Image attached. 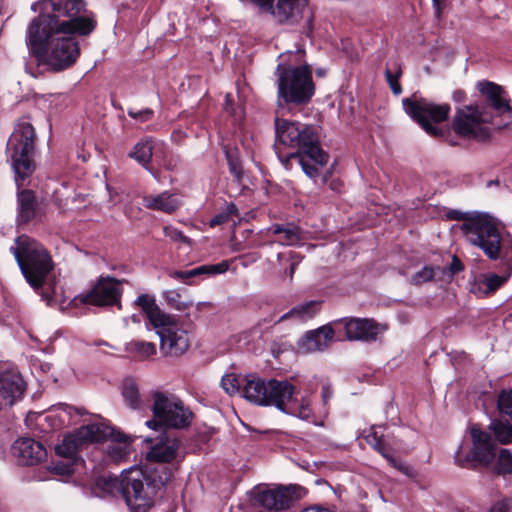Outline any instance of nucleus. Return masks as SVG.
I'll return each mask as SVG.
<instances>
[{"label": "nucleus", "instance_id": "10", "mask_svg": "<svg viewBox=\"0 0 512 512\" xmlns=\"http://www.w3.org/2000/svg\"><path fill=\"white\" fill-rule=\"evenodd\" d=\"M465 239L483 250L490 259L500 255L501 237L498 221L487 213L474 211V215L457 227Z\"/></svg>", "mask_w": 512, "mask_h": 512}, {"label": "nucleus", "instance_id": "39", "mask_svg": "<svg viewBox=\"0 0 512 512\" xmlns=\"http://www.w3.org/2000/svg\"><path fill=\"white\" fill-rule=\"evenodd\" d=\"M498 474L512 473V453L508 449H501L496 463Z\"/></svg>", "mask_w": 512, "mask_h": 512}, {"label": "nucleus", "instance_id": "24", "mask_svg": "<svg viewBox=\"0 0 512 512\" xmlns=\"http://www.w3.org/2000/svg\"><path fill=\"white\" fill-rule=\"evenodd\" d=\"M101 427L107 428L109 432L104 431L103 439L110 438L112 443L107 446V454L114 461H122L130 454L132 438L124 434L119 429L109 426L105 422H98Z\"/></svg>", "mask_w": 512, "mask_h": 512}, {"label": "nucleus", "instance_id": "34", "mask_svg": "<svg viewBox=\"0 0 512 512\" xmlns=\"http://www.w3.org/2000/svg\"><path fill=\"white\" fill-rule=\"evenodd\" d=\"M228 269V263L226 261L220 262L215 265H203L187 271H175L173 276L188 282L189 279L200 276L203 274H221L226 272Z\"/></svg>", "mask_w": 512, "mask_h": 512}, {"label": "nucleus", "instance_id": "58", "mask_svg": "<svg viewBox=\"0 0 512 512\" xmlns=\"http://www.w3.org/2000/svg\"><path fill=\"white\" fill-rule=\"evenodd\" d=\"M432 1H433V5L436 9L437 15H440L441 9H442V6H443V3L445 0H432Z\"/></svg>", "mask_w": 512, "mask_h": 512}, {"label": "nucleus", "instance_id": "53", "mask_svg": "<svg viewBox=\"0 0 512 512\" xmlns=\"http://www.w3.org/2000/svg\"><path fill=\"white\" fill-rule=\"evenodd\" d=\"M227 221H228V215L225 213H220L211 219L210 225L213 227V226L221 225Z\"/></svg>", "mask_w": 512, "mask_h": 512}, {"label": "nucleus", "instance_id": "37", "mask_svg": "<svg viewBox=\"0 0 512 512\" xmlns=\"http://www.w3.org/2000/svg\"><path fill=\"white\" fill-rule=\"evenodd\" d=\"M496 440L501 444L512 443V425L502 421L494 420L489 425Z\"/></svg>", "mask_w": 512, "mask_h": 512}, {"label": "nucleus", "instance_id": "45", "mask_svg": "<svg viewBox=\"0 0 512 512\" xmlns=\"http://www.w3.org/2000/svg\"><path fill=\"white\" fill-rule=\"evenodd\" d=\"M221 386L229 395L240 392V383L234 374H228L222 377Z\"/></svg>", "mask_w": 512, "mask_h": 512}, {"label": "nucleus", "instance_id": "60", "mask_svg": "<svg viewBox=\"0 0 512 512\" xmlns=\"http://www.w3.org/2000/svg\"><path fill=\"white\" fill-rule=\"evenodd\" d=\"M39 367L43 372H48L51 369V365L49 363H40Z\"/></svg>", "mask_w": 512, "mask_h": 512}, {"label": "nucleus", "instance_id": "36", "mask_svg": "<svg viewBox=\"0 0 512 512\" xmlns=\"http://www.w3.org/2000/svg\"><path fill=\"white\" fill-rule=\"evenodd\" d=\"M122 395L125 403L132 409H137L141 407L142 400L139 394L138 387L136 383L127 379L123 383Z\"/></svg>", "mask_w": 512, "mask_h": 512}, {"label": "nucleus", "instance_id": "61", "mask_svg": "<svg viewBox=\"0 0 512 512\" xmlns=\"http://www.w3.org/2000/svg\"><path fill=\"white\" fill-rule=\"evenodd\" d=\"M462 98H463V93H462V92H460V91H459V92H456V93L454 94V99H455L456 101H461V100H462Z\"/></svg>", "mask_w": 512, "mask_h": 512}, {"label": "nucleus", "instance_id": "32", "mask_svg": "<svg viewBox=\"0 0 512 512\" xmlns=\"http://www.w3.org/2000/svg\"><path fill=\"white\" fill-rule=\"evenodd\" d=\"M285 414L293 415L303 420H309L313 416L311 400L308 395L301 398L292 396L291 403H288L283 411Z\"/></svg>", "mask_w": 512, "mask_h": 512}, {"label": "nucleus", "instance_id": "15", "mask_svg": "<svg viewBox=\"0 0 512 512\" xmlns=\"http://www.w3.org/2000/svg\"><path fill=\"white\" fill-rule=\"evenodd\" d=\"M107 428L98 425V422L83 425L71 434L66 435L62 442L55 447L57 455L65 458H74L78 451L87 444L100 442Z\"/></svg>", "mask_w": 512, "mask_h": 512}, {"label": "nucleus", "instance_id": "59", "mask_svg": "<svg viewBox=\"0 0 512 512\" xmlns=\"http://www.w3.org/2000/svg\"><path fill=\"white\" fill-rule=\"evenodd\" d=\"M461 268H462V265H461L460 261L455 257L453 259V265H452L453 272L455 273V272L461 270Z\"/></svg>", "mask_w": 512, "mask_h": 512}, {"label": "nucleus", "instance_id": "42", "mask_svg": "<svg viewBox=\"0 0 512 512\" xmlns=\"http://www.w3.org/2000/svg\"><path fill=\"white\" fill-rule=\"evenodd\" d=\"M164 298L172 309L183 311L189 304L182 299V296L175 290L165 292Z\"/></svg>", "mask_w": 512, "mask_h": 512}, {"label": "nucleus", "instance_id": "46", "mask_svg": "<svg viewBox=\"0 0 512 512\" xmlns=\"http://www.w3.org/2000/svg\"><path fill=\"white\" fill-rule=\"evenodd\" d=\"M76 412L80 414V410L68 406L66 404H60L57 407L51 409V413H55V416L59 418V426L63 425L66 422V418H69L72 415V412Z\"/></svg>", "mask_w": 512, "mask_h": 512}, {"label": "nucleus", "instance_id": "13", "mask_svg": "<svg viewBox=\"0 0 512 512\" xmlns=\"http://www.w3.org/2000/svg\"><path fill=\"white\" fill-rule=\"evenodd\" d=\"M403 106L406 113L414 119L424 131L432 137L443 138L450 145H456L457 141L450 137V131L439 128L433 123H440L448 118L450 106L448 104H436L424 98H405Z\"/></svg>", "mask_w": 512, "mask_h": 512}, {"label": "nucleus", "instance_id": "40", "mask_svg": "<svg viewBox=\"0 0 512 512\" xmlns=\"http://www.w3.org/2000/svg\"><path fill=\"white\" fill-rule=\"evenodd\" d=\"M383 435L380 434L376 428H371L369 433L365 436L366 442L374 448L382 456H386L387 450L383 442Z\"/></svg>", "mask_w": 512, "mask_h": 512}, {"label": "nucleus", "instance_id": "50", "mask_svg": "<svg viewBox=\"0 0 512 512\" xmlns=\"http://www.w3.org/2000/svg\"><path fill=\"white\" fill-rule=\"evenodd\" d=\"M489 512H512V498H503L496 501Z\"/></svg>", "mask_w": 512, "mask_h": 512}, {"label": "nucleus", "instance_id": "6", "mask_svg": "<svg viewBox=\"0 0 512 512\" xmlns=\"http://www.w3.org/2000/svg\"><path fill=\"white\" fill-rule=\"evenodd\" d=\"M35 130L26 120L19 121L7 141V159L15 173V182L21 187L34 172Z\"/></svg>", "mask_w": 512, "mask_h": 512}, {"label": "nucleus", "instance_id": "3", "mask_svg": "<svg viewBox=\"0 0 512 512\" xmlns=\"http://www.w3.org/2000/svg\"><path fill=\"white\" fill-rule=\"evenodd\" d=\"M169 476H156L140 468H133L124 473L121 479L101 478L97 484L109 494L121 492L127 505L136 512H144L152 505L157 492L168 481Z\"/></svg>", "mask_w": 512, "mask_h": 512}, {"label": "nucleus", "instance_id": "43", "mask_svg": "<svg viewBox=\"0 0 512 512\" xmlns=\"http://www.w3.org/2000/svg\"><path fill=\"white\" fill-rule=\"evenodd\" d=\"M506 280H507V276H499L496 274L487 275L482 282V285L484 286V292L489 293V292L495 291Z\"/></svg>", "mask_w": 512, "mask_h": 512}, {"label": "nucleus", "instance_id": "47", "mask_svg": "<svg viewBox=\"0 0 512 512\" xmlns=\"http://www.w3.org/2000/svg\"><path fill=\"white\" fill-rule=\"evenodd\" d=\"M383 457L388 461V463L392 467H394L395 469H397L398 471H400L404 475L409 476V477H413L414 476L413 469L410 466H408L407 464L397 460L396 458H394L393 456H391L388 453H386V456H383Z\"/></svg>", "mask_w": 512, "mask_h": 512}, {"label": "nucleus", "instance_id": "16", "mask_svg": "<svg viewBox=\"0 0 512 512\" xmlns=\"http://www.w3.org/2000/svg\"><path fill=\"white\" fill-rule=\"evenodd\" d=\"M121 285L122 281L113 277H101L88 292L80 295V301L87 305L120 307Z\"/></svg>", "mask_w": 512, "mask_h": 512}, {"label": "nucleus", "instance_id": "28", "mask_svg": "<svg viewBox=\"0 0 512 512\" xmlns=\"http://www.w3.org/2000/svg\"><path fill=\"white\" fill-rule=\"evenodd\" d=\"M135 303L143 310L154 328L171 323L172 315L163 312L156 304L153 296L141 294L136 298Z\"/></svg>", "mask_w": 512, "mask_h": 512}, {"label": "nucleus", "instance_id": "29", "mask_svg": "<svg viewBox=\"0 0 512 512\" xmlns=\"http://www.w3.org/2000/svg\"><path fill=\"white\" fill-rule=\"evenodd\" d=\"M143 205L147 209L173 213L181 206L180 198L169 191L157 195H147L143 198Z\"/></svg>", "mask_w": 512, "mask_h": 512}, {"label": "nucleus", "instance_id": "35", "mask_svg": "<svg viewBox=\"0 0 512 512\" xmlns=\"http://www.w3.org/2000/svg\"><path fill=\"white\" fill-rule=\"evenodd\" d=\"M152 155L153 144L149 139L139 141L137 144H135L132 151L129 153V157L136 160L146 169H148V164L152 158Z\"/></svg>", "mask_w": 512, "mask_h": 512}, {"label": "nucleus", "instance_id": "11", "mask_svg": "<svg viewBox=\"0 0 512 512\" xmlns=\"http://www.w3.org/2000/svg\"><path fill=\"white\" fill-rule=\"evenodd\" d=\"M465 239L483 250L490 259L500 255L501 237L498 221L487 213L474 211V215L457 227Z\"/></svg>", "mask_w": 512, "mask_h": 512}, {"label": "nucleus", "instance_id": "7", "mask_svg": "<svg viewBox=\"0 0 512 512\" xmlns=\"http://www.w3.org/2000/svg\"><path fill=\"white\" fill-rule=\"evenodd\" d=\"M150 403L153 419L146 422L150 429L157 430L159 427L184 429L190 426L193 413L174 393L153 390L150 393Z\"/></svg>", "mask_w": 512, "mask_h": 512}, {"label": "nucleus", "instance_id": "21", "mask_svg": "<svg viewBox=\"0 0 512 512\" xmlns=\"http://www.w3.org/2000/svg\"><path fill=\"white\" fill-rule=\"evenodd\" d=\"M145 441L150 443V449L146 454L148 460L166 463L176 458L179 441L175 437L163 433L155 440L146 438Z\"/></svg>", "mask_w": 512, "mask_h": 512}, {"label": "nucleus", "instance_id": "63", "mask_svg": "<svg viewBox=\"0 0 512 512\" xmlns=\"http://www.w3.org/2000/svg\"><path fill=\"white\" fill-rule=\"evenodd\" d=\"M225 98H226V104L228 105L231 101V95L227 94Z\"/></svg>", "mask_w": 512, "mask_h": 512}, {"label": "nucleus", "instance_id": "44", "mask_svg": "<svg viewBox=\"0 0 512 512\" xmlns=\"http://www.w3.org/2000/svg\"><path fill=\"white\" fill-rule=\"evenodd\" d=\"M498 408L501 413L512 419V391H503L498 398Z\"/></svg>", "mask_w": 512, "mask_h": 512}, {"label": "nucleus", "instance_id": "12", "mask_svg": "<svg viewBox=\"0 0 512 512\" xmlns=\"http://www.w3.org/2000/svg\"><path fill=\"white\" fill-rule=\"evenodd\" d=\"M465 239L483 250L490 259L500 255L501 237L498 221L487 213L474 211V215L457 227Z\"/></svg>", "mask_w": 512, "mask_h": 512}, {"label": "nucleus", "instance_id": "4", "mask_svg": "<svg viewBox=\"0 0 512 512\" xmlns=\"http://www.w3.org/2000/svg\"><path fill=\"white\" fill-rule=\"evenodd\" d=\"M31 9L39 15L29 24H36V27L55 28L66 22L68 28L77 32L79 36H87L96 27V21L92 15L83 14L86 12L84 0H41L33 3Z\"/></svg>", "mask_w": 512, "mask_h": 512}, {"label": "nucleus", "instance_id": "62", "mask_svg": "<svg viewBox=\"0 0 512 512\" xmlns=\"http://www.w3.org/2000/svg\"><path fill=\"white\" fill-rule=\"evenodd\" d=\"M322 396H323L324 400H326L327 397L329 396L328 390H323Z\"/></svg>", "mask_w": 512, "mask_h": 512}, {"label": "nucleus", "instance_id": "38", "mask_svg": "<svg viewBox=\"0 0 512 512\" xmlns=\"http://www.w3.org/2000/svg\"><path fill=\"white\" fill-rule=\"evenodd\" d=\"M126 350L144 359L156 353V346L152 342L132 341L127 344Z\"/></svg>", "mask_w": 512, "mask_h": 512}, {"label": "nucleus", "instance_id": "57", "mask_svg": "<svg viewBox=\"0 0 512 512\" xmlns=\"http://www.w3.org/2000/svg\"><path fill=\"white\" fill-rule=\"evenodd\" d=\"M237 212H238L237 207L234 204H229L227 206L226 212H224V213L227 214L229 217L230 215H236Z\"/></svg>", "mask_w": 512, "mask_h": 512}, {"label": "nucleus", "instance_id": "41", "mask_svg": "<svg viewBox=\"0 0 512 512\" xmlns=\"http://www.w3.org/2000/svg\"><path fill=\"white\" fill-rule=\"evenodd\" d=\"M440 271L439 267H433V266H425L420 271L415 273L412 278L411 282L415 285H420L423 283H426L428 281L433 280L436 273Z\"/></svg>", "mask_w": 512, "mask_h": 512}, {"label": "nucleus", "instance_id": "19", "mask_svg": "<svg viewBox=\"0 0 512 512\" xmlns=\"http://www.w3.org/2000/svg\"><path fill=\"white\" fill-rule=\"evenodd\" d=\"M11 453L21 465H36L47 457L46 448L31 438H20L11 446Z\"/></svg>", "mask_w": 512, "mask_h": 512}, {"label": "nucleus", "instance_id": "22", "mask_svg": "<svg viewBox=\"0 0 512 512\" xmlns=\"http://www.w3.org/2000/svg\"><path fill=\"white\" fill-rule=\"evenodd\" d=\"M333 337L334 329L330 325H323L306 332L298 341V349L303 353L322 352L330 346Z\"/></svg>", "mask_w": 512, "mask_h": 512}, {"label": "nucleus", "instance_id": "64", "mask_svg": "<svg viewBox=\"0 0 512 512\" xmlns=\"http://www.w3.org/2000/svg\"><path fill=\"white\" fill-rule=\"evenodd\" d=\"M331 188H332L333 190H337V185H334V183L332 182V183H331Z\"/></svg>", "mask_w": 512, "mask_h": 512}, {"label": "nucleus", "instance_id": "2", "mask_svg": "<svg viewBox=\"0 0 512 512\" xmlns=\"http://www.w3.org/2000/svg\"><path fill=\"white\" fill-rule=\"evenodd\" d=\"M276 138L288 147L297 148L298 151L289 154L284 164L291 158L298 159L305 174L314 179L319 169L327 164L328 155L319 147L318 139L311 128L297 122L275 118Z\"/></svg>", "mask_w": 512, "mask_h": 512}, {"label": "nucleus", "instance_id": "55", "mask_svg": "<svg viewBox=\"0 0 512 512\" xmlns=\"http://www.w3.org/2000/svg\"><path fill=\"white\" fill-rule=\"evenodd\" d=\"M53 471H55L56 474H61V475L70 474L71 473V466L64 465V464L63 465L56 464L53 467Z\"/></svg>", "mask_w": 512, "mask_h": 512}, {"label": "nucleus", "instance_id": "48", "mask_svg": "<svg viewBox=\"0 0 512 512\" xmlns=\"http://www.w3.org/2000/svg\"><path fill=\"white\" fill-rule=\"evenodd\" d=\"M166 237L175 242L189 243V239L178 229L172 226H166L163 229Z\"/></svg>", "mask_w": 512, "mask_h": 512}, {"label": "nucleus", "instance_id": "14", "mask_svg": "<svg viewBox=\"0 0 512 512\" xmlns=\"http://www.w3.org/2000/svg\"><path fill=\"white\" fill-rule=\"evenodd\" d=\"M491 120L492 114L484 106L466 105L456 110L452 128L462 138L486 141L491 135L487 126Z\"/></svg>", "mask_w": 512, "mask_h": 512}, {"label": "nucleus", "instance_id": "51", "mask_svg": "<svg viewBox=\"0 0 512 512\" xmlns=\"http://www.w3.org/2000/svg\"><path fill=\"white\" fill-rule=\"evenodd\" d=\"M128 115L136 120H138L139 122H145V121H148L152 118L153 116V111L151 109H143V110H139V111H135L133 109H129L128 110Z\"/></svg>", "mask_w": 512, "mask_h": 512}, {"label": "nucleus", "instance_id": "8", "mask_svg": "<svg viewBox=\"0 0 512 512\" xmlns=\"http://www.w3.org/2000/svg\"><path fill=\"white\" fill-rule=\"evenodd\" d=\"M296 388L288 380H264L256 375L247 376L242 383L241 394L250 403L257 406H273L283 412L291 403Z\"/></svg>", "mask_w": 512, "mask_h": 512}, {"label": "nucleus", "instance_id": "26", "mask_svg": "<svg viewBox=\"0 0 512 512\" xmlns=\"http://www.w3.org/2000/svg\"><path fill=\"white\" fill-rule=\"evenodd\" d=\"M294 500L291 488L280 487L277 489L260 492L257 496L259 504L268 510H283L289 508Z\"/></svg>", "mask_w": 512, "mask_h": 512}, {"label": "nucleus", "instance_id": "56", "mask_svg": "<svg viewBox=\"0 0 512 512\" xmlns=\"http://www.w3.org/2000/svg\"><path fill=\"white\" fill-rule=\"evenodd\" d=\"M291 259H292L293 261H292V263H291V265H290V268H289V271H288V275H289V277H290V278H292V277H293L294 272H295V270H296V267H297V265H298V263H299V261H300V258H299V257H296V255H295V254H291Z\"/></svg>", "mask_w": 512, "mask_h": 512}, {"label": "nucleus", "instance_id": "30", "mask_svg": "<svg viewBox=\"0 0 512 512\" xmlns=\"http://www.w3.org/2000/svg\"><path fill=\"white\" fill-rule=\"evenodd\" d=\"M477 88L493 109L499 112H511L512 108L509 101L503 97L504 91L501 86L490 81H482L477 83Z\"/></svg>", "mask_w": 512, "mask_h": 512}, {"label": "nucleus", "instance_id": "49", "mask_svg": "<svg viewBox=\"0 0 512 512\" xmlns=\"http://www.w3.org/2000/svg\"><path fill=\"white\" fill-rule=\"evenodd\" d=\"M400 75V71H397L395 74L392 73L389 69H386L385 71V77L390 85L391 90L394 94L398 95L401 93V86L398 83V77Z\"/></svg>", "mask_w": 512, "mask_h": 512}, {"label": "nucleus", "instance_id": "25", "mask_svg": "<svg viewBox=\"0 0 512 512\" xmlns=\"http://www.w3.org/2000/svg\"><path fill=\"white\" fill-rule=\"evenodd\" d=\"M470 434L473 442V459L481 465L489 466L495 457V445L491 436L476 426L471 428Z\"/></svg>", "mask_w": 512, "mask_h": 512}, {"label": "nucleus", "instance_id": "33", "mask_svg": "<svg viewBox=\"0 0 512 512\" xmlns=\"http://www.w3.org/2000/svg\"><path fill=\"white\" fill-rule=\"evenodd\" d=\"M320 302L317 301H309L302 305L295 306L287 313L283 314L279 318V322H282L287 319H294L298 321H306L308 319L313 318L318 310H319Z\"/></svg>", "mask_w": 512, "mask_h": 512}, {"label": "nucleus", "instance_id": "18", "mask_svg": "<svg viewBox=\"0 0 512 512\" xmlns=\"http://www.w3.org/2000/svg\"><path fill=\"white\" fill-rule=\"evenodd\" d=\"M336 326L343 325L345 336L348 340L374 341L383 327L372 320L361 318H349L338 320Z\"/></svg>", "mask_w": 512, "mask_h": 512}, {"label": "nucleus", "instance_id": "1", "mask_svg": "<svg viewBox=\"0 0 512 512\" xmlns=\"http://www.w3.org/2000/svg\"><path fill=\"white\" fill-rule=\"evenodd\" d=\"M65 28H68L66 22L59 24L58 28L28 25L26 44L39 66L60 72L75 64L80 55L79 43L76 40L79 34Z\"/></svg>", "mask_w": 512, "mask_h": 512}, {"label": "nucleus", "instance_id": "20", "mask_svg": "<svg viewBox=\"0 0 512 512\" xmlns=\"http://www.w3.org/2000/svg\"><path fill=\"white\" fill-rule=\"evenodd\" d=\"M25 390V382L15 372H4L0 375V410L14 405L21 399Z\"/></svg>", "mask_w": 512, "mask_h": 512}, {"label": "nucleus", "instance_id": "52", "mask_svg": "<svg viewBox=\"0 0 512 512\" xmlns=\"http://www.w3.org/2000/svg\"><path fill=\"white\" fill-rule=\"evenodd\" d=\"M472 215H474V211L473 212H461L458 210H451L447 213V217L449 219L458 220V221H461V223H465L466 219L469 217H472Z\"/></svg>", "mask_w": 512, "mask_h": 512}, {"label": "nucleus", "instance_id": "54", "mask_svg": "<svg viewBox=\"0 0 512 512\" xmlns=\"http://www.w3.org/2000/svg\"><path fill=\"white\" fill-rule=\"evenodd\" d=\"M227 159L230 165V170L235 176L239 179L240 177V170L238 167V163L234 161L229 153H227Z\"/></svg>", "mask_w": 512, "mask_h": 512}, {"label": "nucleus", "instance_id": "5", "mask_svg": "<svg viewBox=\"0 0 512 512\" xmlns=\"http://www.w3.org/2000/svg\"><path fill=\"white\" fill-rule=\"evenodd\" d=\"M10 251L24 278L34 290L48 284L54 264L50 254L41 243L22 235L15 240V246H12Z\"/></svg>", "mask_w": 512, "mask_h": 512}, {"label": "nucleus", "instance_id": "23", "mask_svg": "<svg viewBox=\"0 0 512 512\" xmlns=\"http://www.w3.org/2000/svg\"><path fill=\"white\" fill-rule=\"evenodd\" d=\"M270 8H258L263 13L273 15L279 22L296 21L307 9L308 0H275L269 1Z\"/></svg>", "mask_w": 512, "mask_h": 512}, {"label": "nucleus", "instance_id": "17", "mask_svg": "<svg viewBox=\"0 0 512 512\" xmlns=\"http://www.w3.org/2000/svg\"><path fill=\"white\" fill-rule=\"evenodd\" d=\"M160 349L168 356L183 355L190 347V339L186 330L179 327L177 320L172 316L171 323L158 328Z\"/></svg>", "mask_w": 512, "mask_h": 512}, {"label": "nucleus", "instance_id": "31", "mask_svg": "<svg viewBox=\"0 0 512 512\" xmlns=\"http://www.w3.org/2000/svg\"><path fill=\"white\" fill-rule=\"evenodd\" d=\"M267 232L277 235L276 242L281 245L293 246L304 240L302 230L293 223L273 224L268 228Z\"/></svg>", "mask_w": 512, "mask_h": 512}, {"label": "nucleus", "instance_id": "9", "mask_svg": "<svg viewBox=\"0 0 512 512\" xmlns=\"http://www.w3.org/2000/svg\"><path fill=\"white\" fill-rule=\"evenodd\" d=\"M278 76V105L307 103L314 94V83L309 66L286 67L279 64L276 69Z\"/></svg>", "mask_w": 512, "mask_h": 512}, {"label": "nucleus", "instance_id": "27", "mask_svg": "<svg viewBox=\"0 0 512 512\" xmlns=\"http://www.w3.org/2000/svg\"><path fill=\"white\" fill-rule=\"evenodd\" d=\"M17 223L27 224L39 215L36 196L32 190H21L17 194Z\"/></svg>", "mask_w": 512, "mask_h": 512}]
</instances>
